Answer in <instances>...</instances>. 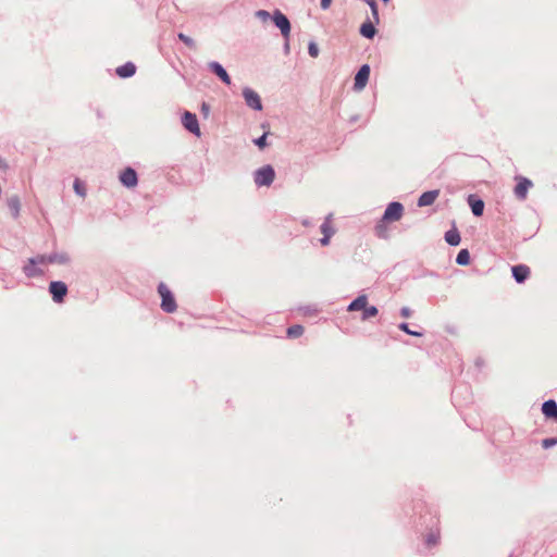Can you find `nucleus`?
<instances>
[{"instance_id": "26", "label": "nucleus", "mask_w": 557, "mask_h": 557, "mask_svg": "<svg viewBox=\"0 0 557 557\" xmlns=\"http://www.w3.org/2000/svg\"><path fill=\"white\" fill-rule=\"evenodd\" d=\"M366 3L369 4L372 11V16L375 23H379V12H377V4L375 0H366Z\"/></svg>"}, {"instance_id": "4", "label": "nucleus", "mask_w": 557, "mask_h": 557, "mask_svg": "<svg viewBox=\"0 0 557 557\" xmlns=\"http://www.w3.org/2000/svg\"><path fill=\"white\" fill-rule=\"evenodd\" d=\"M274 178L275 172L271 165L260 168L255 174V183L258 186H270Z\"/></svg>"}, {"instance_id": "28", "label": "nucleus", "mask_w": 557, "mask_h": 557, "mask_svg": "<svg viewBox=\"0 0 557 557\" xmlns=\"http://www.w3.org/2000/svg\"><path fill=\"white\" fill-rule=\"evenodd\" d=\"M308 52L310 54V57L312 58H317L319 55V48L317 46L315 42H310L309 46H308Z\"/></svg>"}, {"instance_id": "32", "label": "nucleus", "mask_w": 557, "mask_h": 557, "mask_svg": "<svg viewBox=\"0 0 557 557\" xmlns=\"http://www.w3.org/2000/svg\"><path fill=\"white\" fill-rule=\"evenodd\" d=\"M256 15L261 18L262 21H267L270 17V13L264 10L257 11Z\"/></svg>"}, {"instance_id": "16", "label": "nucleus", "mask_w": 557, "mask_h": 557, "mask_svg": "<svg viewBox=\"0 0 557 557\" xmlns=\"http://www.w3.org/2000/svg\"><path fill=\"white\" fill-rule=\"evenodd\" d=\"M542 412L546 418L557 420V404L555 400H547L542 406Z\"/></svg>"}, {"instance_id": "20", "label": "nucleus", "mask_w": 557, "mask_h": 557, "mask_svg": "<svg viewBox=\"0 0 557 557\" xmlns=\"http://www.w3.org/2000/svg\"><path fill=\"white\" fill-rule=\"evenodd\" d=\"M376 33L374 24L372 21H368L362 23L360 27V34L366 38H373Z\"/></svg>"}, {"instance_id": "22", "label": "nucleus", "mask_w": 557, "mask_h": 557, "mask_svg": "<svg viewBox=\"0 0 557 557\" xmlns=\"http://www.w3.org/2000/svg\"><path fill=\"white\" fill-rule=\"evenodd\" d=\"M304 331H305V329H304L302 325L295 324V325H293V326L287 329L286 334H287V336L289 338H297V337H300L304 334Z\"/></svg>"}, {"instance_id": "30", "label": "nucleus", "mask_w": 557, "mask_h": 557, "mask_svg": "<svg viewBox=\"0 0 557 557\" xmlns=\"http://www.w3.org/2000/svg\"><path fill=\"white\" fill-rule=\"evenodd\" d=\"M554 445H557V437L556 438H545L542 441V446L544 448H549Z\"/></svg>"}, {"instance_id": "18", "label": "nucleus", "mask_w": 557, "mask_h": 557, "mask_svg": "<svg viewBox=\"0 0 557 557\" xmlns=\"http://www.w3.org/2000/svg\"><path fill=\"white\" fill-rule=\"evenodd\" d=\"M469 205L474 215L481 216L484 210V202L480 199H474L473 196L469 197Z\"/></svg>"}, {"instance_id": "21", "label": "nucleus", "mask_w": 557, "mask_h": 557, "mask_svg": "<svg viewBox=\"0 0 557 557\" xmlns=\"http://www.w3.org/2000/svg\"><path fill=\"white\" fill-rule=\"evenodd\" d=\"M445 240L451 245V246H457L459 245L460 243V235H459V232L457 230H450L448 232H446L445 234Z\"/></svg>"}, {"instance_id": "3", "label": "nucleus", "mask_w": 557, "mask_h": 557, "mask_svg": "<svg viewBox=\"0 0 557 557\" xmlns=\"http://www.w3.org/2000/svg\"><path fill=\"white\" fill-rule=\"evenodd\" d=\"M158 293L161 297V309L168 313L174 312L177 309V305L169 287L164 283H160Z\"/></svg>"}, {"instance_id": "2", "label": "nucleus", "mask_w": 557, "mask_h": 557, "mask_svg": "<svg viewBox=\"0 0 557 557\" xmlns=\"http://www.w3.org/2000/svg\"><path fill=\"white\" fill-rule=\"evenodd\" d=\"M404 207L399 202H392L387 206L381 222L376 226V233L380 237H386V222H395L403 216Z\"/></svg>"}, {"instance_id": "6", "label": "nucleus", "mask_w": 557, "mask_h": 557, "mask_svg": "<svg viewBox=\"0 0 557 557\" xmlns=\"http://www.w3.org/2000/svg\"><path fill=\"white\" fill-rule=\"evenodd\" d=\"M49 292L52 295L53 301L61 304L67 294V287L65 283L61 281H53L49 285Z\"/></svg>"}, {"instance_id": "27", "label": "nucleus", "mask_w": 557, "mask_h": 557, "mask_svg": "<svg viewBox=\"0 0 557 557\" xmlns=\"http://www.w3.org/2000/svg\"><path fill=\"white\" fill-rule=\"evenodd\" d=\"M178 38H180V40H182V41H183V42H184L188 48L194 49V48L196 47V44H195L194 39H193V38H190V37H188V36H186L185 34L180 33V34H178Z\"/></svg>"}, {"instance_id": "10", "label": "nucleus", "mask_w": 557, "mask_h": 557, "mask_svg": "<svg viewBox=\"0 0 557 557\" xmlns=\"http://www.w3.org/2000/svg\"><path fill=\"white\" fill-rule=\"evenodd\" d=\"M243 96L248 107L258 111L262 110L260 96L255 90L250 88H245L243 90Z\"/></svg>"}, {"instance_id": "35", "label": "nucleus", "mask_w": 557, "mask_h": 557, "mask_svg": "<svg viewBox=\"0 0 557 557\" xmlns=\"http://www.w3.org/2000/svg\"><path fill=\"white\" fill-rule=\"evenodd\" d=\"M436 543H437V537H435V536H433V535H432V536H430V537L428 539V544H429V545H435Z\"/></svg>"}, {"instance_id": "34", "label": "nucleus", "mask_w": 557, "mask_h": 557, "mask_svg": "<svg viewBox=\"0 0 557 557\" xmlns=\"http://www.w3.org/2000/svg\"><path fill=\"white\" fill-rule=\"evenodd\" d=\"M332 3V0H321V8L327 10Z\"/></svg>"}, {"instance_id": "25", "label": "nucleus", "mask_w": 557, "mask_h": 557, "mask_svg": "<svg viewBox=\"0 0 557 557\" xmlns=\"http://www.w3.org/2000/svg\"><path fill=\"white\" fill-rule=\"evenodd\" d=\"M73 187H74V190H75V193L77 195H79L81 197H85L86 196L85 185H84V183L79 178L75 180Z\"/></svg>"}, {"instance_id": "9", "label": "nucleus", "mask_w": 557, "mask_h": 557, "mask_svg": "<svg viewBox=\"0 0 557 557\" xmlns=\"http://www.w3.org/2000/svg\"><path fill=\"white\" fill-rule=\"evenodd\" d=\"M120 182L127 188L137 186L138 178L136 171L132 168L124 169L120 174Z\"/></svg>"}, {"instance_id": "29", "label": "nucleus", "mask_w": 557, "mask_h": 557, "mask_svg": "<svg viewBox=\"0 0 557 557\" xmlns=\"http://www.w3.org/2000/svg\"><path fill=\"white\" fill-rule=\"evenodd\" d=\"M399 329H400L401 331L406 332V333H407V334H409V335H412V336H422V334H421V333H419V332H414V331H411V330L409 329V326H408V324H407V323H401V324L399 325Z\"/></svg>"}, {"instance_id": "19", "label": "nucleus", "mask_w": 557, "mask_h": 557, "mask_svg": "<svg viewBox=\"0 0 557 557\" xmlns=\"http://www.w3.org/2000/svg\"><path fill=\"white\" fill-rule=\"evenodd\" d=\"M45 261V258L44 257H39L37 259H30L29 260V264L26 265L24 268V272L25 274L28 276V277H32V276H36L38 275L40 272L35 268V264L37 262H44Z\"/></svg>"}, {"instance_id": "24", "label": "nucleus", "mask_w": 557, "mask_h": 557, "mask_svg": "<svg viewBox=\"0 0 557 557\" xmlns=\"http://www.w3.org/2000/svg\"><path fill=\"white\" fill-rule=\"evenodd\" d=\"M8 206L11 209V211L13 212V215L17 216L18 212H20V200H18V198L17 197L10 198L9 201H8Z\"/></svg>"}, {"instance_id": "1", "label": "nucleus", "mask_w": 557, "mask_h": 557, "mask_svg": "<svg viewBox=\"0 0 557 557\" xmlns=\"http://www.w3.org/2000/svg\"><path fill=\"white\" fill-rule=\"evenodd\" d=\"M347 311L348 312L361 311V317H360L361 321H367L371 318H374L379 313V310L375 306L369 305L368 296L364 294L359 295L355 300H352L348 305Z\"/></svg>"}, {"instance_id": "7", "label": "nucleus", "mask_w": 557, "mask_h": 557, "mask_svg": "<svg viewBox=\"0 0 557 557\" xmlns=\"http://www.w3.org/2000/svg\"><path fill=\"white\" fill-rule=\"evenodd\" d=\"M273 22L281 29L282 35L288 38L290 34V23L288 18L281 11L276 10L273 14Z\"/></svg>"}, {"instance_id": "12", "label": "nucleus", "mask_w": 557, "mask_h": 557, "mask_svg": "<svg viewBox=\"0 0 557 557\" xmlns=\"http://www.w3.org/2000/svg\"><path fill=\"white\" fill-rule=\"evenodd\" d=\"M320 228L323 234V237L320 242L323 246H326L330 243V238L334 234L331 215L325 219Z\"/></svg>"}, {"instance_id": "14", "label": "nucleus", "mask_w": 557, "mask_h": 557, "mask_svg": "<svg viewBox=\"0 0 557 557\" xmlns=\"http://www.w3.org/2000/svg\"><path fill=\"white\" fill-rule=\"evenodd\" d=\"M438 195H440L438 189L429 190V191L423 193L418 200V206L426 207V206L433 205L434 201L437 199Z\"/></svg>"}, {"instance_id": "8", "label": "nucleus", "mask_w": 557, "mask_h": 557, "mask_svg": "<svg viewBox=\"0 0 557 557\" xmlns=\"http://www.w3.org/2000/svg\"><path fill=\"white\" fill-rule=\"evenodd\" d=\"M370 67L368 64L362 65L355 76L354 88L356 90H362L369 81Z\"/></svg>"}, {"instance_id": "31", "label": "nucleus", "mask_w": 557, "mask_h": 557, "mask_svg": "<svg viewBox=\"0 0 557 557\" xmlns=\"http://www.w3.org/2000/svg\"><path fill=\"white\" fill-rule=\"evenodd\" d=\"M255 143L260 149H263L267 146V133H264L261 137L256 139Z\"/></svg>"}, {"instance_id": "17", "label": "nucleus", "mask_w": 557, "mask_h": 557, "mask_svg": "<svg viewBox=\"0 0 557 557\" xmlns=\"http://www.w3.org/2000/svg\"><path fill=\"white\" fill-rule=\"evenodd\" d=\"M116 74L122 78L132 77L136 73V66L132 62H127L115 70Z\"/></svg>"}, {"instance_id": "11", "label": "nucleus", "mask_w": 557, "mask_h": 557, "mask_svg": "<svg viewBox=\"0 0 557 557\" xmlns=\"http://www.w3.org/2000/svg\"><path fill=\"white\" fill-rule=\"evenodd\" d=\"M182 122L186 129H188L189 132H191L193 134H195L197 136H200V128H199V124H198L196 114H193V113L186 111L183 115Z\"/></svg>"}, {"instance_id": "23", "label": "nucleus", "mask_w": 557, "mask_h": 557, "mask_svg": "<svg viewBox=\"0 0 557 557\" xmlns=\"http://www.w3.org/2000/svg\"><path fill=\"white\" fill-rule=\"evenodd\" d=\"M456 262L460 265H468L470 262V255L467 249H461L456 258Z\"/></svg>"}, {"instance_id": "33", "label": "nucleus", "mask_w": 557, "mask_h": 557, "mask_svg": "<svg viewBox=\"0 0 557 557\" xmlns=\"http://www.w3.org/2000/svg\"><path fill=\"white\" fill-rule=\"evenodd\" d=\"M400 313L404 318H409L411 315V310L408 307H404L400 310Z\"/></svg>"}, {"instance_id": "15", "label": "nucleus", "mask_w": 557, "mask_h": 557, "mask_svg": "<svg viewBox=\"0 0 557 557\" xmlns=\"http://www.w3.org/2000/svg\"><path fill=\"white\" fill-rule=\"evenodd\" d=\"M209 67L211 71L226 85L231 84V77L223 66L218 62H210Z\"/></svg>"}, {"instance_id": "5", "label": "nucleus", "mask_w": 557, "mask_h": 557, "mask_svg": "<svg viewBox=\"0 0 557 557\" xmlns=\"http://www.w3.org/2000/svg\"><path fill=\"white\" fill-rule=\"evenodd\" d=\"M516 181L517 185L513 188V194L519 200H524L528 196L529 189L533 186V183L529 178L522 176H517Z\"/></svg>"}, {"instance_id": "13", "label": "nucleus", "mask_w": 557, "mask_h": 557, "mask_svg": "<svg viewBox=\"0 0 557 557\" xmlns=\"http://www.w3.org/2000/svg\"><path fill=\"white\" fill-rule=\"evenodd\" d=\"M511 271L517 283H523L531 273L530 268L525 264L513 265Z\"/></svg>"}]
</instances>
